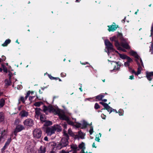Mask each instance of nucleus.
<instances>
[{
    "instance_id": "obj_2",
    "label": "nucleus",
    "mask_w": 153,
    "mask_h": 153,
    "mask_svg": "<svg viewBox=\"0 0 153 153\" xmlns=\"http://www.w3.org/2000/svg\"><path fill=\"white\" fill-rule=\"evenodd\" d=\"M25 149L28 153H36V152L34 149V144L30 141H27L26 142Z\"/></svg>"
},
{
    "instance_id": "obj_60",
    "label": "nucleus",
    "mask_w": 153,
    "mask_h": 153,
    "mask_svg": "<svg viewBox=\"0 0 153 153\" xmlns=\"http://www.w3.org/2000/svg\"><path fill=\"white\" fill-rule=\"evenodd\" d=\"M4 71L5 72H7V69L6 67H4Z\"/></svg>"
},
{
    "instance_id": "obj_47",
    "label": "nucleus",
    "mask_w": 153,
    "mask_h": 153,
    "mask_svg": "<svg viewBox=\"0 0 153 153\" xmlns=\"http://www.w3.org/2000/svg\"><path fill=\"white\" fill-rule=\"evenodd\" d=\"M100 108V106L97 103H96L94 105V108L95 109H98Z\"/></svg>"
},
{
    "instance_id": "obj_16",
    "label": "nucleus",
    "mask_w": 153,
    "mask_h": 153,
    "mask_svg": "<svg viewBox=\"0 0 153 153\" xmlns=\"http://www.w3.org/2000/svg\"><path fill=\"white\" fill-rule=\"evenodd\" d=\"M153 76V72H151L146 73V77L148 80L151 81Z\"/></svg>"
},
{
    "instance_id": "obj_39",
    "label": "nucleus",
    "mask_w": 153,
    "mask_h": 153,
    "mask_svg": "<svg viewBox=\"0 0 153 153\" xmlns=\"http://www.w3.org/2000/svg\"><path fill=\"white\" fill-rule=\"evenodd\" d=\"M45 125L47 126H50L52 124V122L50 121H45Z\"/></svg>"
},
{
    "instance_id": "obj_30",
    "label": "nucleus",
    "mask_w": 153,
    "mask_h": 153,
    "mask_svg": "<svg viewBox=\"0 0 153 153\" xmlns=\"http://www.w3.org/2000/svg\"><path fill=\"white\" fill-rule=\"evenodd\" d=\"M40 120L42 122H45L46 118L45 115H41L40 116Z\"/></svg>"
},
{
    "instance_id": "obj_45",
    "label": "nucleus",
    "mask_w": 153,
    "mask_h": 153,
    "mask_svg": "<svg viewBox=\"0 0 153 153\" xmlns=\"http://www.w3.org/2000/svg\"><path fill=\"white\" fill-rule=\"evenodd\" d=\"M19 100L22 101L23 103H24L26 100L25 99V98L23 97H20Z\"/></svg>"
},
{
    "instance_id": "obj_6",
    "label": "nucleus",
    "mask_w": 153,
    "mask_h": 153,
    "mask_svg": "<svg viewBox=\"0 0 153 153\" xmlns=\"http://www.w3.org/2000/svg\"><path fill=\"white\" fill-rule=\"evenodd\" d=\"M24 128V126L22 125H18L16 127L14 131V133L15 136H16L17 133L22 130Z\"/></svg>"
},
{
    "instance_id": "obj_22",
    "label": "nucleus",
    "mask_w": 153,
    "mask_h": 153,
    "mask_svg": "<svg viewBox=\"0 0 153 153\" xmlns=\"http://www.w3.org/2000/svg\"><path fill=\"white\" fill-rule=\"evenodd\" d=\"M80 126H78V127H80L82 125L83 128H85L87 125H88V123L87 122L85 121V120H83L82 122V124H80Z\"/></svg>"
},
{
    "instance_id": "obj_1",
    "label": "nucleus",
    "mask_w": 153,
    "mask_h": 153,
    "mask_svg": "<svg viewBox=\"0 0 153 153\" xmlns=\"http://www.w3.org/2000/svg\"><path fill=\"white\" fill-rule=\"evenodd\" d=\"M64 137L61 139L59 143L57 145V147L61 149L63 147L66 146L68 144V140L69 139V136L66 131L63 132Z\"/></svg>"
},
{
    "instance_id": "obj_52",
    "label": "nucleus",
    "mask_w": 153,
    "mask_h": 153,
    "mask_svg": "<svg viewBox=\"0 0 153 153\" xmlns=\"http://www.w3.org/2000/svg\"><path fill=\"white\" fill-rule=\"evenodd\" d=\"M130 63H128V62H125L124 63V65L125 66L127 67L128 66L129 67Z\"/></svg>"
},
{
    "instance_id": "obj_15",
    "label": "nucleus",
    "mask_w": 153,
    "mask_h": 153,
    "mask_svg": "<svg viewBox=\"0 0 153 153\" xmlns=\"http://www.w3.org/2000/svg\"><path fill=\"white\" fill-rule=\"evenodd\" d=\"M54 128L55 131L57 132H60L62 130V128L61 126L58 125H54L53 126Z\"/></svg>"
},
{
    "instance_id": "obj_53",
    "label": "nucleus",
    "mask_w": 153,
    "mask_h": 153,
    "mask_svg": "<svg viewBox=\"0 0 153 153\" xmlns=\"http://www.w3.org/2000/svg\"><path fill=\"white\" fill-rule=\"evenodd\" d=\"M62 126H63L65 129L67 128V124L65 123L62 124Z\"/></svg>"
},
{
    "instance_id": "obj_9",
    "label": "nucleus",
    "mask_w": 153,
    "mask_h": 153,
    "mask_svg": "<svg viewBox=\"0 0 153 153\" xmlns=\"http://www.w3.org/2000/svg\"><path fill=\"white\" fill-rule=\"evenodd\" d=\"M43 110L45 113L47 111H49L50 112L54 113L56 112V110L53 107H50L48 108L45 105L43 106Z\"/></svg>"
},
{
    "instance_id": "obj_28",
    "label": "nucleus",
    "mask_w": 153,
    "mask_h": 153,
    "mask_svg": "<svg viewBox=\"0 0 153 153\" xmlns=\"http://www.w3.org/2000/svg\"><path fill=\"white\" fill-rule=\"evenodd\" d=\"M4 119V116L3 113L2 112H0V122L3 121Z\"/></svg>"
},
{
    "instance_id": "obj_33",
    "label": "nucleus",
    "mask_w": 153,
    "mask_h": 153,
    "mask_svg": "<svg viewBox=\"0 0 153 153\" xmlns=\"http://www.w3.org/2000/svg\"><path fill=\"white\" fill-rule=\"evenodd\" d=\"M119 55L120 57L123 59H126L127 57H128L127 56L123 54L119 53Z\"/></svg>"
},
{
    "instance_id": "obj_20",
    "label": "nucleus",
    "mask_w": 153,
    "mask_h": 153,
    "mask_svg": "<svg viewBox=\"0 0 153 153\" xmlns=\"http://www.w3.org/2000/svg\"><path fill=\"white\" fill-rule=\"evenodd\" d=\"M33 135L34 137L36 139L38 138V129H36L33 131Z\"/></svg>"
},
{
    "instance_id": "obj_50",
    "label": "nucleus",
    "mask_w": 153,
    "mask_h": 153,
    "mask_svg": "<svg viewBox=\"0 0 153 153\" xmlns=\"http://www.w3.org/2000/svg\"><path fill=\"white\" fill-rule=\"evenodd\" d=\"M48 76H49V77L50 78V79L51 80L53 79H56V78H55V77H54L52 76L51 75H49V74H48Z\"/></svg>"
},
{
    "instance_id": "obj_63",
    "label": "nucleus",
    "mask_w": 153,
    "mask_h": 153,
    "mask_svg": "<svg viewBox=\"0 0 153 153\" xmlns=\"http://www.w3.org/2000/svg\"><path fill=\"white\" fill-rule=\"evenodd\" d=\"M39 106L40 105L43 104V102L42 101H39Z\"/></svg>"
},
{
    "instance_id": "obj_10",
    "label": "nucleus",
    "mask_w": 153,
    "mask_h": 153,
    "mask_svg": "<svg viewBox=\"0 0 153 153\" xmlns=\"http://www.w3.org/2000/svg\"><path fill=\"white\" fill-rule=\"evenodd\" d=\"M7 133V130L4 129L1 131V136L0 137V143L3 141L4 139L6 137Z\"/></svg>"
},
{
    "instance_id": "obj_59",
    "label": "nucleus",
    "mask_w": 153,
    "mask_h": 153,
    "mask_svg": "<svg viewBox=\"0 0 153 153\" xmlns=\"http://www.w3.org/2000/svg\"><path fill=\"white\" fill-rule=\"evenodd\" d=\"M17 88L18 89H22V86L18 85L17 86Z\"/></svg>"
},
{
    "instance_id": "obj_55",
    "label": "nucleus",
    "mask_w": 153,
    "mask_h": 153,
    "mask_svg": "<svg viewBox=\"0 0 153 153\" xmlns=\"http://www.w3.org/2000/svg\"><path fill=\"white\" fill-rule=\"evenodd\" d=\"M101 117L103 119H105L106 116L104 115L103 114H102L101 115Z\"/></svg>"
},
{
    "instance_id": "obj_11",
    "label": "nucleus",
    "mask_w": 153,
    "mask_h": 153,
    "mask_svg": "<svg viewBox=\"0 0 153 153\" xmlns=\"http://www.w3.org/2000/svg\"><path fill=\"white\" fill-rule=\"evenodd\" d=\"M56 113L58 114L60 120L66 121L68 120L69 117L64 114L59 113L58 111H56Z\"/></svg>"
},
{
    "instance_id": "obj_41",
    "label": "nucleus",
    "mask_w": 153,
    "mask_h": 153,
    "mask_svg": "<svg viewBox=\"0 0 153 153\" xmlns=\"http://www.w3.org/2000/svg\"><path fill=\"white\" fill-rule=\"evenodd\" d=\"M12 140V139L11 138H8L6 142L5 143L6 144L8 145V146L9 145V144L10 143V142H11V141Z\"/></svg>"
},
{
    "instance_id": "obj_13",
    "label": "nucleus",
    "mask_w": 153,
    "mask_h": 153,
    "mask_svg": "<svg viewBox=\"0 0 153 153\" xmlns=\"http://www.w3.org/2000/svg\"><path fill=\"white\" fill-rule=\"evenodd\" d=\"M19 114L21 117H27L28 115V113L25 110H22Z\"/></svg>"
},
{
    "instance_id": "obj_58",
    "label": "nucleus",
    "mask_w": 153,
    "mask_h": 153,
    "mask_svg": "<svg viewBox=\"0 0 153 153\" xmlns=\"http://www.w3.org/2000/svg\"><path fill=\"white\" fill-rule=\"evenodd\" d=\"M95 140L98 142H99V141L100 140V139L98 137H96V138L95 139Z\"/></svg>"
},
{
    "instance_id": "obj_44",
    "label": "nucleus",
    "mask_w": 153,
    "mask_h": 153,
    "mask_svg": "<svg viewBox=\"0 0 153 153\" xmlns=\"http://www.w3.org/2000/svg\"><path fill=\"white\" fill-rule=\"evenodd\" d=\"M123 111L122 109H120L118 111L119 114L120 116L122 115L123 114Z\"/></svg>"
},
{
    "instance_id": "obj_51",
    "label": "nucleus",
    "mask_w": 153,
    "mask_h": 153,
    "mask_svg": "<svg viewBox=\"0 0 153 153\" xmlns=\"http://www.w3.org/2000/svg\"><path fill=\"white\" fill-rule=\"evenodd\" d=\"M100 103L101 105H102L104 107V108L105 106H106L107 104L106 103H104L102 102H100Z\"/></svg>"
},
{
    "instance_id": "obj_56",
    "label": "nucleus",
    "mask_w": 153,
    "mask_h": 153,
    "mask_svg": "<svg viewBox=\"0 0 153 153\" xmlns=\"http://www.w3.org/2000/svg\"><path fill=\"white\" fill-rule=\"evenodd\" d=\"M34 97V96H30L29 97V100H32L33 99V98Z\"/></svg>"
},
{
    "instance_id": "obj_18",
    "label": "nucleus",
    "mask_w": 153,
    "mask_h": 153,
    "mask_svg": "<svg viewBox=\"0 0 153 153\" xmlns=\"http://www.w3.org/2000/svg\"><path fill=\"white\" fill-rule=\"evenodd\" d=\"M11 79H6L4 81L5 86L6 87H7L8 86L10 85L11 84Z\"/></svg>"
},
{
    "instance_id": "obj_14",
    "label": "nucleus",
    "mask_w": 153,
    "mask_h": 153,
    "mask_svg": "<svg viewBox=\"0 0 153 153\" xmlns=\"http://www.w3.org/2000/svg\"><path fill=\"white\" fill-rule=\"evenodd\" d=\"M108 30L109 31H113L117 29L118 26H117L116 25H112L111 26H108Z\"/></svg>"
},
{
    "instance_id": "obj_8",
    "label": "nucleus",
    "mask_w": 153,
    "mask_h": 153,
    "mask_svg": "<svg viewBox=\"0 0 153 153\" xmlns=\"http://www.w3.org/2000/svg\"><path fill=\"white\" fill-rule=\"evenodd\" d=\"M121 44L123 47L127 49H130V47L126 42V39H122L121 40Z\"/></svg>"
},
{
    "instance_id": "obj_42",
    "label": "nucleus",
    "mask_w": 153,
    "mask_h": 153,
    "mask_svg": "<svg viewBox=\"0 0 153 153\" xmlns=\"http://www.w3.org/2000/svg\"><path fill=\"white\" fill-rule=\"evenodd\" d=\"M68 133L70 135L73 136L74 135V134L72 131L71 129L70 128L68 129Z\"/></svg>"
},
{
    "instance_id": "obj_62",
    "label": "nucleus",
    "mask_w": 153,
    "mask_h": 153,
    "mask_svg": "<svg viewBox=\"0 0 153 153\" xmlns=\"http://www.w3.org/2000/svg\"><path fill=\"white\" fill-rule=\"evenodd\" d=\"M44 140H45V141H48V138L47 137H44Z\"/></svg>"
},
{
    "instance_id": "obj_37",
    "label": "nucleus",
    "mask_w": 153,
    "mask_h": 153,
    "mask_svg": "<svg viewBox=\"0 0 153 153\" xmlns=\"http://www.w3.org/2000/svg\"><path fill=\"white\" fill-rule=\"evenodd\" d=\"M128 70L131 73H134L135 74H136V72H135V71L133 69H132L130 67H128Z\"/></svg>"
},
{
    "instance_id": "obj_32",
    "label": "nucleus",
    "mask_w": 153,
    "mask_h": 153,
    "mask_svg": "<svg viewBox=\"0 0 153 153\" xmlns=\"http://www.w3.org/2000/svg\"><path fill=\"white\" fill-rule=\"evenodd\" d=\"M116 36H113V37H111L110 39L111 41H115V43H116V42H118L117 40H116Z\"/></svg>"
},
{
    "instance_id": "obj_31",
    "label": "nucleus",
    "mask_w": 153,
    "mask_h": 153,
    "mask_svg": "<svg viewBox=\"0 0 153 153\" xmlns=\"http://www.w3.org/2000/svg\"><path fill=\"white\" fill-rule=\"evenodd\" d=\"M8 146H9L6 144H5V145L1 149V152L2 153H6V151H5V150L7 148V147H8Z\"/></svg>"
},
{
    "instance_id": "obj_4",
    "label": "nucleus",
    "mask_w": 153,
    "mask_h": 153,
    "mask_svg": "<svg viewBox=\"0 0 153 153\" xmlns=\"http://www.w3.org/2000/svg\"><path fill=\"white\" fill-rule=\"evenodd\" d=\"M105 45L106 47L108 49L107 53L108 55H109V52L110 50H113V46L112 44L108 40H105Z\"/></svg>"
},
{
    "instance_id": "obj_43",
    "label": "nucleus",
    "mask_w": 153,
    "mask_h": 153,
    "mask_svg": "<svg viewBox=\"0 0 153 153\" xmlns=\"http://www.w3.org/2000/svg\"><path fill=\"white\" fill-rule=\"evenodd\" d=\"M89 131L90 135L92 134L93 133V128L92 126H91L90 127Z\"/></svg>"
},
{
    "instance_id": "obj_27",
    "label": "nucleus",
    "mask_w": 153,
    "mask_h": 153,
    "mask_svg": "<svg viewBox=\"0 0 153 153\" xmlns=\"http://www.w3.org/2000/svg\"><path fill=\"white\" fill-rule=\"evenodd\" d=\"M11 42V40L9 39H7L5 40V42L2 45L3 46H6L8 44H9Z\"/></svg>"
},
{
    "instance_id": "obj_46",
    "label": "nucleus",
    "mask_w": 153,
    "mask_h": 153,
    "mask_svg": "<svg viewBox=\"0 0 153 153\" xmlns=\"http://www.w3.org/2000/svg\"><path fill=\"white\" fill-rule=\"evenodd\" d=\"M6 58L5 56H2L1 59L0 58V62H1L2 61H4L5 60Z\"/></svg>"
},
{
    "instance_id": "obj_54",
    "label": "nucleus",
    "mask_w": 153,
    "mask_h": 153,
    "mask_svg": "<svg viewBox=\"0 0 153 153\" xmlns=\"http://www.w3.org/2000/svg\"><path fill=\"white\" fill-rule=\"evenodd\" d=\"M61 75L62 77H64L66 76V74L64 73H62L61 74Z\"/></svg>"
},
{
    "instance_id": "obj_48",
    "label": "nucleus",
    "mask_w": 153,
    "mask_h": 153,
    "mask_svg": "<svg viewBox=\"0 0 153 153\" xmlns=\"http://www.w3.org/2000/svg\"><path fill=\"white\" fill-rule=\"evenodd\" d=\"M8 75L9 76V78L10 79H11V77L13 76V74L12 73H11L10 71H8Z\"/></svg>"
},
{
    "instance_id": "obj_17",
    "label": "nucleus",
    "mask_w": 153,
    "mask_h": 153,
    "mask_svg": "<svg viewBox=\"0 0 153 153\" xmlns=\"http://www.w3.org/2000/svg\"><path fill=\"white\" fill-rule=\"evenodd\" d=\"M115 46L117 48L118 50L122 51L124 52L126 51L125 49H123L120 46V44H119L118 42H116L115 43Z\"/></svg>"
},
{
    "instance_id": "obj_3",
    "label": "nucleus",
    "mask_w": 153,
    "mask_h": 153,
    "mask_svg": "<svg viewBox=\"0 0 153 153\" xmlns=\"http://www.w3.org/2000/svg\"><path fill=\"white\" fill-rule=\"evenodd\" d=\"M129 53L131 55L135 57V60L137 62H140L141 63L142 65L143 66V63L142 59L140 58V56L136 52L133 51H131L129 52Z\"/></svg>"
},
{
    "instance_id": "obj_21",
    "label": "nucleus",
    "mask_w": 153,
    "mask_h": 153,
    "mask_svg": "<svg viewBox=\"0 0 153 153\" xmlns=\"http://www.w3.org/2000/svg\"><path fill=\"white\" fill-rule=\"evenodd\" d=\"M46 152V148L45 146H41L39 150V153H45Z\"/></svg>"
},
{
    "instance_id": "obj_38",
    "label": "nucleus",
    "mask_w": 153,
    "mask_h": 153,
    "mask_svg": "<svg viewBox=\"0 0 153 153\" xmlns=\"http://www.w3.org/2000/svg\"><path fill=\"white\" fill-rule=\"evenodd\" d=\"M149 51L152 54L153 53V43L152 42L151 46L150 47Z\"/></svg>"
},
{
    "instance_id": "obj_34",
    "label": "nucleus",
    "mask_w": 153,
    "mask_h": 153,
    "mask_svg": "<svg viewBox=\"0 0 153 153\" xmlns=\"http://www.w3.org/2000/svg\"><path fill=\"white\" fill-rule=\"evenodd\" d=\"M71 148L72 149L74 150V151H76V150L78 148V147L76 145H72L71 146Z\"/></svg>"
},
{
    "instance_id": "obj_29",
    "label": "nucleus",
    "mask_w": 153,
    "mask_h": 153,
    "mask_svg": "<svg viewBox=\"0 0 153 153\" xmlns=\"http://www.w3.org/2000/svg\"><path fill=\"white\" fill-rule=\"evenodd\" d=\"M35 117L37 119H38V108H35Z\"/></svg>"
},
{
    "instance_id": "obj_26",
    "label": "nucleus",
    "mask_w": 153,
    "mask_h": 153,
    "mask_svg": "<svg viewBox=\"0 0 153 153\" xmlns=\"http://www.w3.org/2000/svg\"><path fill=\"white\" fill-rule=\"evenodd\" d=\"M5 101L3 99H0V108H1L3 107L4 105Z\"/></svg>"
},
{
    "instance_id": "obj_36",
    "label": "nucleus",
    "mask_w": 153,
    "mask_h": 153,
    "mask_svg": "<svg viewBox=\"0 0 153 153\" xmlns=\"http://www.w3.org/2000/svg\"><path fill=\"white\" fill-rule=\"evenodd\" d=\"M67 122V123L70 125L73 126L74 125V122H72V121H71L69 119V118L68 119V120H67L66 121Z\"/></svg>"
},
{
    "instance_id": "obj_57",
    "label": "nucleus",
    "mask_w": 153,
    "mask_h": 153,
    "mask_svg": "<svg viewBox=\"0 0 153 153\" xmlns=\"http://www.w3.org/2000/svg\"><path fill=\"white\" fill-rule=\"evenodd\" d=\"M34 105L36 106H38V102H36L34 104Z\"/></svg>"
},
{
    "instance_id": "obj_64",
    "label": "nucleus",
    "mask_w": 153,
    "mask_h": 153,
    "mask_svg": "<svg viewBox=\"0 0 153 153\" xmlns=\"http://www.w3.org/2000/svg\"><path fill=\"white\" fill-rule=\"evenodd\" d=\"M92 147H95V148H96V147L95 146V143H93V145H92Z\"/></svg>"
},
{
    "instance_id": "obj_35",
    "label": "nucleus",
    "mask_w": 153,
    "mask_h": 153,
    "mask_svg": "<svg viewBox=\"0 0 153 153\" xmlns=\"http://www.w3.org/2000/svg\"><path fill=\"white\" fill-rule=\"evenodd\" d=\"M33 92H30V91H28L25 97V99L26 100L28 97H29L30 94L33 93Z\"/></svg>"
},
{
    "instance_id": "obj_12",
    "label": "nucleus",
    "mask_w": 153,
    "mask_h": 153,
    "mask_svg": "<svg viewBox=\"0 0 153 153\" xmlns=\"http://www.w3.org/2000/svg\"><path fill=\"white\" fill-rule=\"evenodd\" d=\"M137 62L138 65V70L136 74H135L138 75L140 73L141 71L142 70V67H144V66L142 65L141 63L140 62Z\"/></svg>"
},
{
    "instance_id": "obj_49",
    "label": "nucleus",
    "mask_w": 153,
    "mask_h": 153,
    "mask_svg": "<svg viewBox=\"0 0 153 153\" xmlns=\"http://www.w3.org/2000/svg\"><path fill=\"white\" fill-rule=\"evenodd\" d=\"M19 123V120L18 119H16L14 122V124L15 125H17Z\"/></svg>"
},
{
    "instance_id": "obj_19",
    "label": "nucleus",
    "mask_w": 153,
    "mask_h": 153,
    "mask_svg": "<svg viewBox=\"0 0 153 153\" xmlns=\"http://www.w3.org/2000/svg\"><path fill=\"white\" fill-rule=\"evenodd\" d=\"M79 149H82L81 152H83V150H84L85 149V143H84L82 142L79 145Z\"/></svg>"
},
{
    "instance_id": "obj_61",
    "label": "nucleus",
    "mask_w": 153,
    "mask_h": 153,
    "mask_svg": "<svg viewBox=\"0 0 153 153\" xmlns=\"http://www.w3.org/2000/svg\"><path fill=\"white\" fill-rule=\"evenodd\" d=\"M129 79H134V76L133 75H131L129 77Z\"/></svg>"
},
{
    "instance_id": "obj_24",
    "label": "nucleus",
    "mask_w": 153,
    "mask_h": 153,
    "mask_svg": "<svg viewBox=\"0 0 153 153\" xmlns=\"http://www.w3.org/2000/svg\"><path fill=\"white\" fill-rule=\"evenodd\" d=\"M105 108L108 111H110V114L112 111V108L109 106L108 104H107L106 106L105 107Z\"/></svg>"
},
{
    "instance_id": "obj_25",
    "label": "nucleus",
    "mask_w": 153,
    "mask_h": 153,
    "mask_svg": "<svg viewBox=\"0 0 153 153\" xmlns=\"http://www.w3.org/2000/svg\"><path fill=\"white\" fill-rule=\"evenodd\" d=\"M78 134L79 137L81 139H83L84 138V137L85 135V134L83 133L80 131H79Z\"/></svg>"
},
{
    "instance_id": "obj_7",
    "label": "nucleus",
    "mask_w": 153,
    "mask_h": 153,
    "mask_svg": "<svg viewBox=\"0 0 153 153\" xmlns=\"http://www.w3.org/2000/svg\"><path fill=\"white\" fill-rule=\"evenodd\" d=\"M54 128L53 126H52L47 128L46 129V133L49 135L51 136L52 134H54L55 132Z\"/></svg>"
},
{
    "instance_id": "obj_23",
    "label": "nucleus",
    "mask_w": 153,
    "mask_h": 153,
    "mask_svg": "<svg viewBox=\"0 0 153 153\" xmlns=\"http://www.w3.org/2000/svg\"><path fill=\"white\" fill-rule=\"evenodd\" d=\"M104 95L103 94H100V95L95 97L96 99L99 100H101L104 97Z\"/></svg>"
},
{
    "instance_id": "obj_5",
    "label": "nucleus",
    "mask_w": 153,
    "mask_h": 153,
    "mask_svg": "<svg viewBox=\"0 0 153 153\" xmlns=\"http://www.w3.org/2000/svg\"><path fill=\"white\" fill-rule=\"evenodd\" d=\"M24 124L27 126H32L33 125V122L32 120L30 118L26 119L23 122Z\"/></svg>"
},
{
    "instance_id": "obj_40",
    "label": "nucleus",
    "mask_w": 153,
    "mask_h": 153,
    "mask_svg": "<svg viewBox=\"0 0 153 153\" xmlns=\"http://www.w3.org/2000/svg\"><path fill=\"white\" fill-rule=\"evenodd\" d=\"M127 59V62H128L129 63L133 61L132 59L129 57L128 56L127 57L126 59Z\"/></svg>"
}]
</instances>
